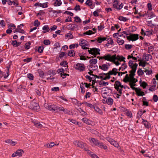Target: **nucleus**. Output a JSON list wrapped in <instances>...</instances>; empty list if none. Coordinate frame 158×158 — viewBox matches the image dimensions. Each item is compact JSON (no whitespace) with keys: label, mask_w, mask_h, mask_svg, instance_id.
Masks as SVG:
<instances>
[{"label":"nucleus","mask_w":158,"mask_h":158,"mask_svg":"<svg viewBox=\"0 0 158 158\" xmlns=\"http://www.w3.org/2000/svg\"><path fill=\"white\" fill-rule=\"evenodd\" d=\"M134 62L130 60L128 62V65L130 68L132 69V70L130 71V74H129V77L130 78H133L134 77L135 75V73L136 71L137 67L138 65L137 63L133 64Z\"/></svg>","instance_id":"obj_1"},{"label":"nucleus","mask_w":158,"mask_h":158,"mask_svg":"<svg viewBox=\"0 0 158 158\" xmlns=\"http://www.w3.org/2000/svg\"><path fill=\"white\" fill-rule=\"evenodd\" d=\"M44 106L46 109L52 112H58V106H56L54 104H48L45 103Z\"/></svg>","instance_id":"obj_2"},{"label":"nucleus","mask_w":158,"mask_h":158,"mask_svg":"<svg viewBox=\"0 0 158 158\" xmlns=\"http://www.w3.org/2000/svg\"><path fill=\"white\" fill-rule=\"evenodd\" d=\"M28 106L30 109L36 111H39L40 109L38 104L33 101L28 105Z\"/></svg>","instance_id":"obj_3"},{"label":"nucleus","mask_w":158,"mask_h":158,"mask_svg":"<svg viewBox=\"0 0 158 158\" xmlns=\"http://www.w3.org/2000/svg\"><path fill=\"white\" fill-rule=\"evenodd\" d=\"M117 59V58L116 55L111 56L110 55L108 54L100 57L99 60L104 59L105 60L112 61L114 60V59Z\"/></svg>","instance_id":"obj_4"},{"label":"nucleus","mask_w":158,"mask_h":158,"mask_svg":"<svg viewBox=\"0 0 158 158\" xmlns=\"http://www.w3.org/2000/svg\"><path fill=\"white\" fill-rule=\"evenodd\" d=\"M114 86L115 89L118 92L119 94H122V89L123 88L124 89L125 88L123 85H122L121 83L118 81H115Z\"/></svg>","instance_id":"obj_5"},{"label":"nucleus","mask_w":158,"mask_h":158,"mask_svg":"<svg viewBox=\"0 0 158 158\" xmlns=\"http://www.w3.org/2000/svg\"><path fill=\"white\" fill-rule=\"evenodd\" d=\"M124 81L125 82L129 81L130 82L129 83H132L135 84L137 81V79H135L134 77L130 78L128 76V75L127 74L126 75L125 79H124Z\"/></svg>","instance_id":"obj_6"},{"label":"nucleus","mask_w":158,"mask_h":158,"mask_svg":"<svg viewBox=\"0 0 158 158\" xmlns=\"http://www.w3.org/2000/svg\"><path fill=\"white\" fill-rule=\"evenodd\" d=\"M79 45L81 46L82 48L83 49H89L87 47H85L86 46L88 45V42L82 39H80Z\"/></svg>","instance_id":"obj_7"},{"label":"nucleus","mask_w":158,"mask_h":158,"mask_svg":"<svg viewBox=\"0 0 158 158\" xmlns=\"http://www.w3.org/2000/svg\"><path fill=\"white\" fill-rule=\"evenodd\" d=\"M127 38L129 40L135 41L138 39L139 35L137 34H131L129 36H127Z\"/></svg>","instance_id":"obj_8"},{"label":"nucleus","mask_w":158,"mask_h":158,"mask_svg":"<svg viewBox=\"0 0 158 158\" xmlns=\"http://www.w3.org/2000/svg\"><path fill=\"white\" fill-rule=\"evenodd\" d=\"M75 68L80 72H82L85 70V67L83 64L77 63L75 65Z\"/></svg>","instance_id":"obj_9"},{"label":"nucleus","mask_w":158,"mask_h":158,"mask_svg":"<svg viewBox=\"0 0 158 158\" xmlns=\"http://www.w3.org/2000/svg\"><path fill=\"white\" fill-rule=\"evenodd\" d=\"M100 50L98 48H93L90 49V50H88V52L89 54L94 56H96L97 54H100Z\"/></svg>","instance_id":"obj_10"},{"label":"nucleus","mask_w":158,"mask_h":158,"mask_svg":"<svg viewBox=\"0 0 158 158\" xmlns=\"http://www.w3.org/2000/svg\"><path fill=\"white\" fill-rule=\"evenodd\" d=\"M74 144L77 147L83 148L86 146V144L81 141H79L77 140H76L73 142Z\"/></svg>","instance_id":"obj_11"},{"label":"nucleus","mask_w":158,"mask_h":158,"mask_svg":"<svg viewBox=\"0 0 158 158\" xmlns=\"http://www.w3.org/2000/svg\"><path fill=\"white\" fill-rule=\"evenodd\" d=\"M23 153V150L22 149H19L17 150L15 152H14L12 155V157L15 156L21 157L22 156Z\"/></svg>","instance_id":"obj_12"},{"label":"nucleus","mask_w":158,"mask_h":158,"mask_svg":"<svg viewBox=\"0 0 158 158\" xmlns=\"http://www.w3.org/2000/svg\"><path fill=\"white\" fill-rule=\"evenodd\" d=\"M89 140L92 146H97L99 141L97 139L93 138H90Z\"/></svg>","instance_id":"obj_13"},{"label":"nucleus","mask_w":158,"mask_h":158,"mask_svg":"<svg viewBox=\"0 0 158 158\" xmlns=\"http://www.w3.org/2000/svg\"><path fill=\"white\" fill-rule=\"evenodd\" d=\"M67 28L69 30L75 31L78 30V27L75 24H70L67 26Z\"/></svg>","instance_id":"obj_14"},{"label":"nucleus","mask_w":158,"mask_h":158,"mask_svg":"<svg viewBox=\"0 0 158 158\" xmlns=\"http://www.w3.org/2000/svg\"><path fill=\"white\" fill-rule=\"evenodd\" d=\"M82 121L84 123L88 125H94V122L91 120L88 119L86 118H84L81 119Z\"/></svg>","instance_id":"obj_15"},{"label":"nucleus","mask_w":158,"mask_h":158,"mask_svg":"<svg viewBox=\"0 0 158 158\" xmlns=\"http://www.w3.org/2000/svg\"><path fill=\"white\" fill-rule=\"evenodd\" d=\"M63 111L65 114H70V112L69 110L66 109H64L62 106H59L58 111Z\"/></svg>","instance_id":"obj_16"},{"label":"nucleus","mask_w":158,"mask_h":158,"mask_svg":"<svg viewBox=\"0 0 158 158\" xmlns=\"http://www.w3.org/2000/svg\"><path fill=\"white\" fill-rule=\"evenodd\" d=\"M107 73H102L100 74L101 77V79L102 80H106L108 79H109L110 78V76H109Z\"/></svg>","instance_id":"obj_17"},{"label":"nucleus","mask_w":158,"mask_h":158,"mask_svg":"<svg viewBox=\"0 0 158 158\" xmlns=\"http://www.w3.org/2000/svg\"><path fill=\"white\" fill-rule=\"evenodd\" d=\"M97 146L104 150H106L107 148V146L104 143L99 141Z\"/></svg>","instance_id":"obj_18"},{"label":"nucleus","mask_w":158,"mask_h":158,"mask_svg":"<svg viewBox=\"0 0 158 158\" xmlns=\"http://www.w3.org/2000/svg\"><path fill=\"white\" fill-rule=\"evenodd\" d=\"M118 69L116 68H114L112 69V70L109 71L108 73L107 74L110 76L111 75H116L118 73Z\"/></svg>","instance_id":"obj_19"},{"label":"nucleus","mask_w":158,"mask_h":158,"mask_svg":"<svg viewBox=\"0 0 158 158\" xmlns=\"http://www.w3.org/2000/svg\"><path fill=\"white\" fill-rule=\"evenodd\" d=\"M5 142L12 146H15L17 143L16 141H13L10 139L5 140Z\"/></svg>","instance_id":"obj_20"},{"label":"nucleus","mask_w":158,"mask_h":158,"mask_svg":"<svg viewBox=\"0 0 158 158\" xmlns=\"http://www.w3.org/2000/svg\"><path fill=\"white\" fill-rule=\"evenodd\" d=\"M85 4L89 6L91 9H93L95 7V5L92 3V0H87Z\"/></svg>","instance_id":"obj_21"},{"label":"nucleus","mask_w":158,"mask_h":158,"mask_svg":"<svg viewBox=\"0 0 158 158\" xmlns=\"http://www.w3.org/2000/svg\"><path fill=\"white\" fill-rule=\"evenodd\" d=\"M137 94L139 96H143L144 95V92L141 91V89L139 88H137L135 90Z\"/></svg>","instance_id":"obj_22"},{"label":"nucleus","mask_w":158,"mask_h":158,"mask_svg":"<svg viewBox=\"0 0 158 158\" xmlns=\"http://www.w3.org/2000/svg\"><path fill=\"white\" fill-rule=\"evenodd\" d=\"M109 65L107 64H104L102 65H100L99 66V68L104 71L107 70L109 69Z\"/></svg>","instance_id":"obj_23"},{"label":"nucleus","mask_w":158,"mask_h":158,"mask_svg":"<svg viewBox=\"0 0 158 158\" xmlns=\"http://www.w3.org/2000/svg\"><path fill=\"white\" fill-rule=\"evenodd\" d=\"M113 102V99L110 97H108L106 100V103L109 105H111Z\"/></svg>","instance_id":"obj_24"},{"label":"nucleus","mask_w":158,"mask_h":158,"mask_svg":"<svg viewBox=\"0 0 158 158\" xmlns=\"http://www.w3.org/2000/svg\"><path fill=\"white\" fill-rule=\"evenodd\" d=\"M107 41V43L105 44V47H108L110 45H113L114 44L113 40L110 38L108 39Z\"/></svg>","instance_id":"obj_25"},{"label":"nucleus","mask_w":158,"mask_h":158,"mask_svg":"<svg viewBox=\"0 0 158 158\" xmlns=\"http://www.w3.org/2000/svg\"><path fill=\"white\" fill-rule=\"evenodd\" d=\"M54 2L53 3L55 6H59L61 5L62 2L61 0H52Z\"/></svg>","instance_id":"obj_26"},{"label":"nucleus","mask_w":158,"mask_h":158,"mask_svg":"<svg viewBox=\"0 0 158 158\" xmlns=\"http://www.w3.org/2000/svg\"><path fill=\"white\" fill-rule=\"evenodd\" d=\"M32 122L38 128H41L42 127V125L38 121H32Z\"/></svg>","instance_id":"obj_27"},{"label":"nucleus","mask_w":158,"mask_h":158,"mask_svg":"<svg viewBox=\"0 0 158 158\" xmlns=\"http://www.w3.org/2000/svg\"><path fill=\"white\" fill-rule=\"evenodd\" d=\"M42 29L44 30L43 31L44 33L48 32L49 31V29L48 25H45L43 27Z\"/></svg>","instance_id":"obj_28"},{"label":"nucleus","mask_w":158,"mask_h":158,"mask_svg":"<svg viewBox=\"0 0 158 158\" xmlns=\"http://www.w3.org/2000/svg\"><path fill=\"white\" fill-rule=\"evenodd\" d=\"M89 69H91L92 70H95L98 68V66L96 64H90L89 66Z\"/></svg>","instance_id":"obj_29"},{"label":"nucleus","mask_w":158,"mask_h":158,"mask_svg":"<svg viewBox=\"0 0 158 158\" xmlns=\"http://www.w3.org/2000/svg\"><path fill=\"white\" fill-rule=\"evenodd\" d=\"M56 144L53 142H51L48 144H46L44 145V146L47 148H52L54 145H55Z\"/></svg>","instance_id":"obj_30"},{"label":"nucleus","mask_w":158,"mask_h":158,"mask_svg":"<svg viewBox=\"0 0 158 158\" xmlns=\"http://www.w3.org/2000/svg\"><path fill=\"white\" fill-rule=\"evenodd\" d=\"M119 1L118 0H114L113 2V6L114 8L117 9L118 6Z\"/></svg>","instance_id":"obj_31"},{"label":"nucleus","mask_w":158,"mask_h":158,"mask_svg":"<svg viewBox=\"0 0 158 158\" xmlns=\"http://www.w3.org/2000/svg\"><path fill=\"white\" fill-rule=\"evenodd\" d=\"M97 62V59H92L89 61V63L90 64H96Z\"/></svg>","instance_id":"obj_32"},{"label":"nucleus","mask_w":158,"mask_h":158,"mask_svg":"<svg viewBox=\"0 0 158 158\" xmlns=\"http://www.w3.org/2000/svg\"><path fill=\"white\" fill-rule=\"evenodd\" d=\"M20 25H19L17 28L15 30V32H18L22 33H24L25 31L23 30L20 29Z\"/></svg>","instance_id":"obj_33"},{"label":"nucleus","mask_w":158,"mask_h":158,"mask_svg":"<svg viewBox=\"0 0 158 158\" xmlns=\"http://www.w3.org/2000/svg\"><path fill=\"white\" fill-rule=\"evenodd\" d=\"M67 53L66 52H61L59 54V57L62 59V58L65 56H66Z\"/></svg>","instance_id":"obj_34"},{"label":"nucleus","mask_w":158,"mask_h":158,"mask_svg":"<svg viewBox=\"0 0 158 158\" xmlns=\"http://www.w3.org/2000/svg\"><path fill=\"white\" fill-rule=\"evenodd\" d=\"M106 40V38L105 37H98L97 40V42L99 43H101L102 42V41L105 40Z\"/></svg>","instance_id":"obj_35"},{"label":"nucleus","mask_w":158,"mask_h":158,"mask_svg":"<svg viewBox=\"0 0 158 158\" xmlns=\"http://www.w3.org/2000/svg\"><path fill=\"white\" fill-rule=\"evenodd\" d=\"M117 43L119 45H123L124 42V41L120 38H118L117 40Z\"/></svg>","instance_id":"obj_36"},{"label":"nucleus","mask_w":158,"mask_h":158,"mask_svg":"<svg viewBox=\"0 0 158 158\" xmlns=\"http://www.w3.org/2000/svg\"><path fill=\"white\" fill-rule=\"evenodd\" d=\"M117 57V59L121 61H123L124 63L125 62V61L124 60L125 59V58L123 56H120L119 55H118Z\"/></svg>","instance_id":"obj_37"},{"label":"nucleus","mask_w":158,"mask_h":158,"mask_svg":"<svg viewBox=\"0 0 158 158\" xmlns=\"http://www.w3.org/2000/svg\"><path fill=\"white\" fill-rule=\"evenodd\" d=\"M75 53L74 51L72 50H71L70 51H69L68 55L70 56H75Z\"/></svg>","instance_id":"obj_38"},{"label":"nucleus","mask_w":158,"mask_h":158,"mask_svg":"<svg viewBox=\"0 0 158 158\" xmlns=\"http://www.w3.org/2000/svg\"><path fill=\"white\" fill-rule=\"evenodd\" d=\"M27 77L30 80H33L34 79L33 75L31 73H28L27 75Z\"/></svg>","instance_id":"obj_39"},{"label":"nucleus","mask_w":158,"mask_h":158,"mask_svg":"<svg viewBox=\"0 0 158 158\" xmlns=\"http://www.w3.org/2000/svg\"><path fill=\"white\" fill-rule=\"evenodd\" d=\"M38 73H39V76L40 77L43 78L44 76L45 75V73L43 72V71L41 70H40V71H39Z\"/></svg>","instance_id":"obj_40"},{"label":"nucleus","mask_w":158,"mask_h":158,"mask_svg":"<svg viewBox=\"0 0 158 158\" xmlns=\"http://www.w3.org/2000/svg\"><path fill=\"white\" fill-rule=\"evenodd\" d=\"M87 106L89 107L92 108H95L94 106L91 103H88L86 102L84 103Z\"/></svg>","instance_id":"obj_41"},{"label":"nucleus","mask_w":158,"mask_h":158,"mask_svg":"<svg viewBox=\"0 0 158 158\" xmlns=\"http://www.w3.org/2000/svg\"><path fill=\"white\" fill-rule=\"evenodd\" d=\"M75 21L77 23H80L81 22V20L78 16H76L74 17Z\"/></svg>","instance_id":"obj_42"},{"label":"nucleus","mask_w":158,"mask_h":158,"mask_svg":"<svg viewBox=\"0 0 158 158\" xmlns=\"http://www.w3.org/2000/svg\"><path fill=\"white\" fill-rule=\"evenodd\" d=\"M79 46V44H72L70 45L69 46V48L70 49L74 48L75 47L76 48L77 47Z\"/></svg>","instance_id":"obj_43"},{"label":"nucleus","mask_w":158,"mask_h":158,"mask_svg":"<svg viewBox=\"0 0 158 158\" xmlns=\"http://www.w3.org/2000/svg\"><path fill=\"white\" fill-rule=\"evenodd\" d=\"M78 55L80 57V59L82 60H86V58L85 56H84L83 55L80 53H78Z\"/></svg>","instance_id":"obj_44"},{"label":"nucleus","mask_w":158,"mask_h":158,"mask_svg":"<svg viewBox=\"0 0 158 158\" xmlns=\"http://www.w3.org/2000/svg\"><path fill=\"white\" fill-rule=\"evenodd\" d=\"M31 43L28 42L26 43L25 47L26 49H28L30 47Z\"/></svg>","instance_id":"obj_45"},{"label":"nucleus","mask_w":158,"mask_h":158,"mask_svg":"<svg viewBox=\"0 0 158 158\" xmlns=\"http://www.w3.org/2000/svg\"><path fill=\"white\" fill-rule=\"evenodd\" d=\"M118 19L121 21L125 22L127 21V19L126 18L123 16H120L118 18Z\"/></svg>","instance_id":"obj_46"},{"label":"nucleus","mask_w":158,"mask_h":158,"mask_svg":"<svg viewBox=\"0 0 158 158\" xmlns=\"http://www.w3.org/2000/svg\"><path fill=\"white\" fill-rule=\"evenodd\" d=\"M94 33L92 31L89 30L88 31L84 33V35H91L92 34H93Z\"/></svg>","instance_id":"obj_47"},{"label":"nucleus","mask_w":158,"mask_h":158,"mask_svg":"<svg viewBox=\"0 0 158 158\" xmlns=\"http://www.w3.org/2000/svg\"><path fill=\"white\" fill-rule=\"evenodd\" d=\"M58 73L60 74L62 73H64V69L62 68L59 69L57 71Z\"/></svg>","instance_id":"obj_48"},{"label":"nucleus","mask_w":158,"mask_h":158,"mask_svg":"<svg viewBox=\"0 0 158 158\" xmlns=\"http://www.w3.org/2000/svg\"><path fill=\"white\" fill-rule=\"evenodd\" d=\"M141 33L142 35L144 34V35H148V31H144L143 29L141 30Z\"/></svg>","instance_id":"obj_49"},{"label":"nucleus","mask_w":158,"mask_h":158,"mask_svg":"<svg viewBox=\"0 0 158 158\" xmlns=\"http://www.w3.org/2000/svg\"><path fill=\"white\" fill-rule=\"evenodd\" d=\"M129 85H130L131 88L133 90H135L137 89V88H135L134 86L135 85V84H133L132 83H129Z\"/></svg>","instance_id":"obj_50"},{"label":"nucleus","mask_w":158,"mask_h":158,"mask_svg":"<svg viewBox=\"0 0 158 158\" xmlns=\"http://www.w3.org/2000/svg\"><path fill=\"white\" fill-rule=\"evenodd\" d=\"M44 43L46 45H48L50 44V41L49 40H44Z\"/></svg>","instance_id":"obj_51"},{"label":"nucleus","mask_w":158,"mask_h":158,"mask_svg":"<svg viewBox=\"0 0 158 158\" xmlns=\"http://www.w3.org/2000/svg\"><path fill=\"white\" fill-rule=\"evenodd\" d=\"M95 110V111L98 112V113H99L100 114H101L102 113V111L101 110L99 109V108H98V107H95V108H94Z\"/></svg>","instance_id":"obj_52"},{"label":"nucleus","mask_w":158,"mask_h":158,"mask_svg":"<svg viewBox=\"0 0 158 158\" xmlns=\"http://www.w3.org/2000/svg\"><path fill=\"white\" fill-rule=\"evenodd\" d=\"M109 83L107 82H105L104 81H102V82L101 81L100 82L99 84L100 85H102L103 86H106L108 85Z\"/></svg>","instance_id":"obj_53"},{"label":"nucleus","mask_w":158,"mask_h":158,"mask_svg":"<svg viewBox=\"0 0 158 158\" xmlns=\"http://www.w3.org/2000/svg\"><path fill=\"white\" fill-rule=\"evenodd\" d=\"M143 123L145 126V127L148 128V122L147 120H143Z\"/></svg>","instance_id":"obj_54"},{"label":"nucleus","mask_w":158,"mask_h":158,"mask_svg":"<svg viewBox=\"0 0 158 158\" xmlns=\"http://www.w3.org/2000/svg\"><path fill=\"white\" fill-rule=\"evenodd\" d=\"M80 112L81 113V114L83 116H85L87 115L86 112L84 111L82 109H80L79 110Z\"/></svg>","instance_id":"obj_55"},{"label":"nucleus","mask_w":158,"mask_h":158,"mask_svg":"<svg viewBox=\"0 0 158 158\" xmlns=\"http://www.w3.org/2000/svg\"><path fill=\"white\" fill-rule=\"evenodd\" d=\"M68 63L66 61H64L63 62H61L60 64V65L62 66H65V65L67 64Z\"/></svg>","instance_id":"obj_56"},{"label":"nucleus","mask_w":158,"mask_h":158,"mask_svg":"<svg viewBox=\"0 0 158 158\" xmlns=\"http://www.w3.org/2000/svg\"><path fill=\"white\" fill-rule=\"evenodd\" d=\"M44 47L42 46H40L38 48V51L40 53H41L43 52L44 50Z\"/></svg>","instance_id":"obj_57"},{"label":"nucleus","mask_w":158,"mask_h":158,"mask_svg":"<svg viewBox=\"0 0 158 158\" xmlns=\"http://www.w3.org/2000/svg\"><path fill=\"white\" fill-rule=\"evenodd\" d=\"M18 89L21 90L25 89H26V86L25 85H20L19 86Z\"/></svg>","instance_id":"obj_58"},{"label":"nucleus","mask_w":158,"mask_h":158,"mask_svg":"<svg viewBox=\"0 0 158 158\" xmlns=\"http://www.w3.org/2000/svg\"><path fill=\"white\" fill-rule=\"evenodd\" d=\"M34 25L35 26L38 27L40 24V23L38 20H35L34 23Z\"/></svg>","instance_id":"obj_59"},{"label":"nucleus","mask_w":158,"mask_h":158,"mask_svg":"<svg viewBox=\"0 0 158 158\" xmlns=\"http://www.w3.org/2000/svg\"><path fill=\"white\" fill-rule=\"evenodd\" d=\"M106 139L107 140H108V141L111 144H112V143H113L114 141V139H111L110 138L108 137Z\"/></svg>","instance_id":"obj_60"},{"label":"nucleus","mask_w":158,"mask_h":158,"mask_svg":"<svg viewBox=\"0 0 158 158\" xmlns=\"http://www.w3.org/2000/svg\"><path fill=\"white\" fill-rule=\"evenodd\" d=\"M57 28V26L56 25H53L52 27L49 29V31H52L55 30Z\"/></svg>","instance_id":"obj_61"},{"label":"nucleus","mask_w":158,"mask_h":158,"mask_svg":"<svg viewBox=\"0 0 158 158\" xmlns=\"http://www.w3.org/2000/svg\"><path fill=\"white\" fill-rule=\"evenodd\" d=\"M155 16L156 15L155 14H154L153 12H151L149 14V18L150 17L149 19L152 18L153 17H155Z\"/></svg>","instance_id":"obj_62"},{"label":"nucleus","mask_w":158,"mask_h":158,"mask_svg":"<svg viewBox=\"0 0 158 158\" xmlns=\"http://www.w3.org/2000/svg\"><path fill=\"white\" fill-rule=\"evenodd\" d=\"M9 29L12 28V29H14L15 28V25L12 23H11V24H9Z\"/></svg>","instance_id":"obj_63"},{"label":"nucleus","mask_w":158,"mask_h":158,"mask_svg":"<svg viewBox=\"0 0 158 158\" xmlns=\"http://www.w3.org/2000/svg\"><path fill=\"white\" fill-rule=\"evenodd\" d=\"M112 145H113L114 147L117 148H118L119 147V145L115 141H114V143H112Z\"/></svg>","instance_id":"obj_64"}]
</instances>
